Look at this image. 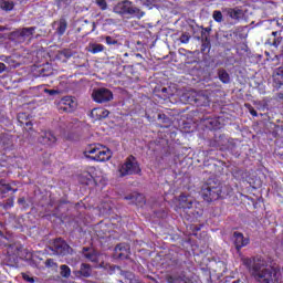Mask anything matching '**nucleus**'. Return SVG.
I'll list each match as a JSON object with an SVG mask.
<instances>
[{
	"label": "nucleus",
	"mask_w": 283,
	"mask_h": 283,
	"mask_svg": "<svg viewBox=\"0 0 283 283\" xmlns=\"http://www.w3.org/2000/svg\"><path fill=\"white\" fill-rule=\"evenodd\" d=\"M243 264L260 283L282 282V274L280 271L274 268L265 266L264 261L260 259H244Z\"/></svg>",
	"instance_id": "f257e3e1"
},
{
	"label": "nucleus",
	"mask_w": 283,
	"mask_h": 283,
	"mask_svg": "<svg viewBox=\"0 0 283 283\" xmlns=\"http://www.w3.org/2000/svg\"><path fill=\"white\" fill-rule=\"evenodd\" d=\"M201 197L206 202H216V200L224 198L220 180L209 178L201 187Z\"/></svg>",
	"instance_id": "f03ea898"
},
{
	"label": "nucleus",
	"mask_w": 283,
	"mask_h": 283,
	"mask_svg": "<svg viewBox=\"0 0 283 283\" xmlns=\"http://www.w3.org/2000/svg\"><path fill=\"white\" fill-rule=\"evenodd\" d=\"M113 12L119 14V17H126V19H143L145 17V11H142L138 7L134 6V2L129 0H124L114 6Z\"/></svg>",
	"instance_id": "7ed1b4c3"
},
{
	"label": "nucleus",
	"mask_w": 283,
	"mask_h": 283,
	"mask_svg": "<svg viewBox=\"0 0 283 283\" xmlns=\"http://www.w3.org/2000/svg\"><path fill=\"white\" fill-rule=\"evenodd\" d=\"M181 103L197 105L198 107L209 105V95L205 91H187L180 96Z\"/></svg>",
	"instance_id": "20e7f679"
},
{
	"label": "nucleus",
	"mask_w": 283,
	"mask_h": 283,
	"mask_svg": "<svg viewBox=\"0 0 283 283\" xmlns=\"http://www.w3.org/2000/svg\"><path fill=\"white\" fill-rule=\"evenodd\" d=\"M84 156L91 158V160H96L97 163H107V160L112 158V150L106 147L91 145L85 149Z\"/></svg>",
	"instance_id": "39448f33"
},
{
	"label": "nucleus",
	"mask_w": 283,
	"mask_h": 283,
	"mask_svg": "<svg viewBox=\"0 0 283 283\" xmlns=\"http://www.w3.org/2000/svg\"><path fill=\"white\" fill-rule=\"evenodd\" d=\"M119 176L124 178V176H136L140 174V166L138 165V160L134 155L128 156L124 164H122L118 168Z\"/></svg>",
	"instance_id": "423d86ee"
},
{
	"label": "nucleus",
	"mask_w": 283,
	"mask_h": 283,
	"mask_svg": "<svg viewBox=\"0 0 283 283\" xmlns=\"http://www.w3.org/2000/svg\"><path fill=\"white\" fill-rule=\"evenodd\" d=\"M49 249L54 255H67L72 251V248L67 244V242L63 241L61 238L50 241Z\"/></svg>",
	"instance_id": "0eeeda50"
},
{
	"label": "nucleus",
	"mask_w": 283,
	"mask_h": 283,
	"mask_svg": "<svg viewBox=\"0 0 283 283\" xmlns=\"http://www.w3.org/2000/svg\"><path fill=\"white\" fill-rule=\"evenodd\" d=\"M92 98L95 103H109L114 101V93L109 88L102 87L93 91Z\"/></svg>",
	"instance_id": "6e6552de"
},
{
	"label": "nucleus",
	"mask_w": 283,
	"mask_h": 283,
	"mask_svg": "<svg viewBox=\"0 0 283 283\" xmlns=\"http://www.w3.org/2000/svg\"><path fill=\"white\" fill-rule=\"evenodd\" d=\"M115 260H127L129 258V244L119 243L115 247L113 252Z\"/></svg>",
	"instance_id": "1a4fd4ad"
},
{
	"label": "nucleus",
	"mask_w": 283,
	"mask_h": 283,
	"mask_svg": "<svg viewBox=\"0 0 283 283\" xmlns=\"http://www.w3.org/2000/svg\"><path fill=\"white\" fill-rule=\"evenodd\" d=\"M232 241L238 252H240L242 248L249 245L250 242L249 238H244L242 232H233Z\"/></svg>",
	"instance_id": "9d476101"
},
{
	"label": "nucleus",
	"mask_w": 283,
	"mask_h": 283,
	"mask_svg": "<svg viewBox=\"0 0 283 283\" xmlns=\"http://www.w3.org/2000/svg\"><path fill=\"white\" fill-rule=\"evenodd\" d=\"M193 205H196V200H193V198L187 197L185 195H181L179 197L180 209H184V211H190V213H192V216H196V213H193V211H191V209H193Z\"/></svg>",
	"instance_id": "9b49d317"
},
{
	"label": "nucleus",
	"mask_w": 283,
	"mask_h": 283,
	"mask_svg": "<svg viewBox=\"0 0 283 283\" xmlns=\"http://www.w3.org/2000/svg\"><path fill=\"white\" fill-rule=\"evenodd\" d=\"M60 109H62V112L72 113L76 109V102L72 99V97L65 96L60 102Z\"/></svg>",
	"instance_id": "f8f14e48"
},
{
	"label": "nucleus",
	"mask_w": 283,
	"mask_h": 283,
	"mask_svg": "<svg viewBox=\"0 0 283 283\" xmlns=\"http://www.w3.org/2000/svg\"><path fill=\"white\" fill-rule=\"evenodd\" d=\"M74 277L81 280V277H91L92 276V266L87 263H82L80 270L73 271Z\"/></svg>",
	"instance_id": "ddd939ff"
},
{
	"label": "nucleus",
	"mask_w": 283,
	"mask_h": 283,
	"mask_svg": "<svg viewBox=\"0 0 283 283\" xmlns=\"http://www.w3.org/2000/svg\"><path fill=\"white\" fill-rule=\"evenodd\" d=\"M39 143H41V145H54V143H56V136H54V134H52V132L50 130H45L42 132L40 137H39Z\"/></svg>",
	"instance_id": "4468645a"
},
{
	"label": "nucleus",
	"mask_w": 283,
	"mask_h": 283,
	"mask_svg": "<svg viewBox=\"0 0 283 283\" xmlns=\"http://www.w3.org/2000/svg\"><path fill=\"white\" fill-rule=\"evenodd\" d=\"M125 200H130L132 205L143 207L145 205V196L138 192H133L125 197Z\"/></svg>",
	"instance_id": "2eb2a0df"
},
{
	"label": "nucleus",
	"mask_w": 283,
	"mask_h": 283,
	"mask_svg": "<svg viewBox=\"0 0 283 283\" xmlns=\"http://www.w3.org/2000/svg\"><path fill=\"white\" fill-rule=\"evenodd\" d=\"M91 116L95 120H103V118H107V116H109V111L105 108H93L91 112Z\"/></svg>",
	"instance_id": "dca6fc26"
},
{
	"label": "nucleus",
	"mask_w": 283,
	"mask_h": 283,
	"mask_svg": "<svg viewBox=\"0 0 283 283\" xmlns=\"http://www.w3.org/2000/svg\"><path fill=\"white\" fill-rule=\"evenodd\" d=\"M83 255L90 262H98V252L92 248H83Z\"/></svg>",
	"instance_id": "f3484780"
},
{
	"label": "nucleus",
	"mask_w": 283,
	"mask_h": 283,
	"mask_svg": "<svg viewBox=\"0 0 283 283\" xmlns=\"http://www.w3.org/2000/svg\"><path fill=\"white\" fill-rule=\"evenodd\" d=\"M280 43H282V36H280V33L277 31L272 32L271 36L266 41V44L277 48Z\"/></svg>",
	"instance_id": "a211bd4d"
},
{
	"label": "nucleus",
	"mask_w": 283,
	"mask_h": 283,
	"mask_svg": "<svg viewBox=\"0 0 283 283\" xmlns=\"http://www.w3.org/2000/svg\"><path fill=\"white\" fill-rule=\"evenodd\" d=\"M198 41L201 40V52H207L211 48V41L209 40V35H205V32H201V38H197Z\"/></svg>",
	"instance_id": "6ab92c4d"
},
{
	"label": "nucleus",
	"mask_w": 283,
	"mask_h": 283,
	"mask_svg": "<svg viewBox=\"0 0 283 283\" xmlns=\"http://www.w3.org/2000/svg\"><path fill=\"white\" fill-rule=\"evenodd\" d=\"M218 77H219V81H221V83H224V84L231 83V75H229V72H227V70L224 69L218 70Z\"/></svg>",
	"instance_id": "aec40b11"
},
{
	"label": "nucleus",
	"mask_w": 283,
	"mask_h": 283,
	"mask_svg": "<svg viewBox=\"0 0 283 283\" xmlns=\"http://www.w3.org/2000/svg\"><path fill=\"white\" fill-rule=\"evenodd\" d=\"M80 182L82 185H92V182H94V177L92 174H90V171H84L80 176Z\"/></svg>",
	"instance_id": "412c9836"
},
{
	"label": "nucleus",
	"mask_w": 283,
	"mask_h": 283,
	"mask_svg": "<svg viewBox=\"0 0 283 283\" xmlns=\"http://www.w3.org/2000/svg\"><path fill=\"white\" fill-rule=\"evenodd\" d=\"M227 14L234 21H240L242 19V10L240 9H228Z\"/></svg>",
	"instance_id": "4be33fe9"
},
{
	"label": "nucleus",
	"mask_w": 283,
	"mask_h": 283,
	"mask_svg": "<svg viewBox=\"0 0 283 283\" xmlns=\"http://www.w3.org/2000/svg\"><path fill=\"white\" fill-rule=\"evenodd\" d=\"M21 30V39H30V36L34 35L36 32V27L22 28Z\"/></svg>",
	"instance_id": "5701e85b"
},
{
	"label": "nucleus",
	"mask_w": 283,
	"mask_h": 283,
	"mask_svg": "<svg viewBox=\"0 0 283 283\" xmlns=\"http://www.w3.org/2000/svg\"><path fill=\"white\" fill-rule=\"evenodd\" d=\"M104 51H105V45L103 44H98V43L88 44V52H91V54H98Z\"/></svg>",
	"instance_id": "b1692460"
},
{
	"label": "nucleus",
	"mask_w": 283,
	"mask_h": 283,
	"mask_svg": "<svg viewBox=\"0 0 283 283\" xmlns=\"http://www.w3.org/2000/svg\"><path fill=\"white\" fill-rule=\"evenodd\" d=\"M52 74H53L52 66L46 64L38 70L36 76L45 77V76H52Z\"/></svg>",
	"instance_id": "393cba45"
},
{
	"label": "nucleus",
	"mask_w": 283,
	"mask_h": 283,
	"mask_svg": "<svg viewBox=\"0 0 283 283\" xmlns=\"http://www.w3.org/2000/svg\"><path fill=\"white\" fill-rule=\"evenodd\" d=\"M65 30H67V20H65V18H61L56 32L60 36H63V34H65Z\"/></svg>",
	"instance_id": "a878e982"
},
{
	"label": "nucleus",
	"mask_w": 283,
	"mask_h": 283,
	"mask_svg": "<svg viewBox=\"0 0 283 283\" xmlns=\"http://www.w3.org/2000/svg\"><path fill=\"white\" fill-rule=\"evenodd\" d=\"M9 191H13V193H17V189H12L10 184H6V180H0V193H8Z\"/></svg>",
	"instance_id": "bb28decb"
},
{
	"label": "nucleus",
	"mask_w": 283,
	"mask_h": 283,
	"mask_svg": "<svg viewBox=\"0 0 283 283\" xmlns=\"http://www.w3.org/2000/svg\"><path fill=\"white\" fill-rule=\"evenodd\" d=\"M60 275L67 280L72 275V270L66 264L60 265Z\"/></svg>",
	"instance_id": "cd10ccee"
},
{
	"label": "nucleus",
	"mask_w": 283,
	"mask_h": 283,
	"mask_svg": "<svg viewBox=\"0 0 283 283\" xmlns=\"http://www.w3.org/2000/svg\"><path fill=\"white\" fill-rule=\"evenodd\" d=\"M158 120H160V123H163L164 125H166V127H169V125H171V118H169L167 115L165 114H158Z\"/></svg>",
	"instance_id": "c85d7f7f"
},
{
	"label": "nucleus",
	"mask_w": 283,
	"mask_h": 283,
	"mask_svg": "<svg viewBox=\"0 0 283 283\" xmlns=\"http://www.w3.org/2000/svg\"><path fill=\"white\" fill-rule=\"evenodd\" d=\"M0 8L2 10H6L7 12H9L10 10H12L14 8V3L10 2V1H2V2H0Z\"/></svg>",
	"instance_id": "c756f323"
},
{
	"label": "nucleus",
	"mask_w": 283,
	"mask_h": 283,
	"mask_svg": "<svg viewBox=\"0 0 283 283\" xmlns=\"http://www.w3.org/2000/svg\"><path fill=\"white\" fill-rule=\"evenodd\" d=\"M212 18H213V20H214L217 23H222V21L224 20V19H223V15H222V11H218V10L213 11Z\"/></svg>",
	"instance_id": "7c9ffc66"
},
{
	"label": "nucleus",
	"mask_w": 283,
	"mask_h": 283,
	"mask_svg": "<svg viewBox=\"0 0 283 283\" xmlns=\"http://www.w3.org/2000/svg\"><path fill=\"white\" fill-rule=\"evenodd\" d=\"M216 145L214 147H227V138L224 135H220L218 139H216Z\"/></svg>",
	"instance_id": "2f4dec72"
},
{
	"label": "nucleus",
	"mask_w": 283,
	"mask_h": 283,
	"mask_svg": "<svg viewBox=\"0 0 283 283\" xmlns=\"http://www.w3.org/2000/svg\"><path fill=\"white\" fill-rule=\"evenodd\" d=\"M61 56H64V59H72L74 56V53L70 49H64L60 52Z\"/></svg>",
	"instance_id": "473e14b6"
},
{
	"label": "nucleus",
	"mask_w": 283,
	"mask_h": 283,
	"mask_svg": "<svg viewBox=\"0 0 283 283\" xmlns=\"http://www.w3.org/2000/svg\"><path fill=\"white\" fill-rule=\"evenodd\" d=\"M190 39H191V35L189 33L185 32L180 35L179 41H180V43L187 44V43H189Z\"/></svg>",
	"instance_id": "72a5a7b5"
},
{
	"label": "nucleus",
	"mask_w": 283,
	"mask_h": 283,
	"mask_svg": "<svg viewBox=\"0 0 283 283\" xmlns=\"http://www.w3.org/2000/svg\"><path fill=\"white\" fill-rule=\"evenodd\" d=\"M14 207V198H9L3 205V209H12Z\"/></svg>",
	"instance_id": "f704fd0d"
},
{
	"label": "nucleus",
	"mask_w": 283,
	"mask_h": 283,
	"mask_svg": "<svg viewBox=\"0 0 283 283\" xmlns=\"http://www.w3.org/2000/svg\"><path fill=\"white\" fill-rule=\"evenodd\" d=\"M105 41H106L107 45H118V40H116L109 35H107L105 38Z\"/></svg>",
	"instance_id": "c9c22d12"
},
{
	"label": "nucleus",
	"mask_w": 283,
	"mask_h": 283,
	"mask_svg": "<svg viewBox=\"0 0 283 283\" xmlns=\"http://www.w3.org/2000/svg\"><path fill=\"white\" fill-rule=\"evenodd\" d=\"M96 6H98L101 10H107V1L105 0H96Z\"/></svg>",
	"instance_id": "e433bc0d"
},
{
	"label": "nucleus",
	"mask_w": 283,
	"mask_h": 283,
	"mask_svg": "<svg viewBox=\"0 0 283 283\" xmlns=\"http://www.w3.org/2000/svg\"><path fill=\"white\" fill-rule=\"evenodd\" d=\"M10 39H22L21 38V29H18L10 33Z\"/></svg>",
	"instance_id": "4c0bfd02"
},
{
	"label": "nucleus",
	"mask_w": 283,
	"mask_h": 283,
	"mask_svg": "<svg viewBox=\"0 0 283 283\" xmlns=\"http://www.w3.org/2000/svg\"><path fill=\"white\" fill-rule=\"evenodd\" d=\"M45 266H46L48 269H54V266H56V262H54V259H48V260L45 261Z\"/></svg>",
	"instance_id": "58836bf2"
},
{
	"label": "nucleus",
	"mask_w": 283,
	"mask_h": 283,
	"mask_svg": "<svg viewBox=\"0 0 283 283\" xmlns=\"http://www.w3.org/2000/svg\"><path fill=\"white\" fill-rule=\"evenodd\" d=\"M44 93L49 94V96H56V94H61L59 90H49V88H45Z\"/></svg>",
	"instance_id": "ea45409f"
},
{
	"label": "nucleus",
	"mask_w": 283,
	"mask_h": 283,
	"mask_svg": "<svg viewBox=\"0 0 283 283\" xmlns=\"http://www.w3.org/2000/svg\"><path fill=\"white\" fill-rule=\"evenodd\" d=\"M224 283H249L247 279L226 280Z\"/></svg>",
	"instance_id": "a19ab883"
},
{
	"label": "nucleus",
	"mask_w": 283,
	"mask_h": 283,
	"mask_svg": "<svg viewBox=\"0 0 283 283\" xmlns=\"http://www.w3.org/2000/svg\"><path fill=\"white\" fill-rule=\"evenodd\" d=\"M201 32H205V36H208L209 39V34L211 33V27L201 28Z\"/></svg>",
	"instance_id": "79ce46f5"
},
{
	"label": "nucleus",
	"mask_w": 283,
	"mask_h": 283,
	"mask_svg": "<svg viewBox=\"0 0 283 283\" xmlns=\"http://www.w3.org/2000/svg\"><path fill=\"white\" fill-rule=\"evenodd\" d=\"M76 125L72 122H69L67 126H66V132H72V129H75Z\"/></svg>",
	"instance_id": "37998d69"
},
{
	"label": "nucleus",
	"mask_w": 283,
	"mask_h": 283,
	"mask_svg": "<svg viewBox=\"0 0 283 283\" xmlns=\"http://www.w3.org/2000/svg\"><path fill=\"white\" fill-rule=\"evenodd\" d=\"M166 282L167 283H176V277H174L172 275H167L166 276Z\"/></svg>",
	"instance_id": "c03bdc74"
},
{
	"label": "nucleus",
	"mask_w": 283,
	"mask_h": 283,
	"mask_svg": "<svg viewBox=\"0 0 283 283\" xmlns=\"http://www.w3.org/2000/svg\"><path fill=\"white\" fill-rule=\"evenodd\" d=\"M23 280H25L27 282H34V279L30 277L29 275L27 274H23Z\"/></svg>",
	"instance_id": "a18cd8bd"
},
{
	"label": "nucleus",
	"mask_w": 283,
	"mask_h": 283,
	"mask_svg": "<svg viewBox=\"0 0 283 283\" xmlns=\"http://www.w3.org/2000/svg\"><path fill=\"white\" fill-rule=\"evenodd\" d=\"M25 129H32V122H25Z\"/></svg>",
	"instance_id": "49530a36"
},
{
	"label": "nucleus",
	"mask_w": 283,
	"mask_h": 283,
	"mask_svg": "<svg viewBox=\"0 0 283 283\" xmlns=\"http://www.w3.org/2000/svg\"><path fill=\"white\" fill-rule=\"evenodd\" d=\"M6 72V65L0 62V74Z\"/></svg>",
	"instance_id": "de8ad7c7"
},
{
	"label": "nucleus",
	"mask_w": 283,
	"mask_h": 283,
	"mask_svg": "<svg viewBox=\"0 0 283 283\" xmlns=\"http://www.w3.org/2000/svg\"><path fill=\"white\" fill-rule=\"evenodd\" d=\"M18 205H25V198H19L18 199Z\"/></svg>",
	"instance_id": "09e8293b"
},
{
	"label": "nucleus",
	"mask_w": 283,
	"mask_h": 283,
	"mask_svg": "<svg viewBox=\"0 0 283 283\" xmlns=\"http://www.w3.org/2000/svg\"><path fill=\"white\" fill-rule=\"evenodd\" d=\"M250 114H251L252 116H258V111L251 108V109H250Z\"/></svg>",
	"instance_id": "8fccbe9b"
},
{
	"label": "nucleus",
	"mask_w": 283,
	"mask_h": 283,
	"mask_svg": "<svg viewBox=\"0 0 283 283\" xmlns=\"http://www.w3.org/2000/svg\"><path fill=\"white\" fill-rule=\"evenodd\" d=\"M161 92H163V94H167L168 88H167V87H163V88H161Z\"/></svg>",
	"instance_id": "3c124183"
},
{
	"label": "nucleus",
	"mask_w": 283,
	"mask_h": 283,
	"mask_svg": "<svg viewBox=\"0 0 283 283\" xmlns=\"http://www.w3.org/2000/svg\"><path fill=\"white\" fill-rule=\"evenodd\" d=\"M6 30H8V28H6V27H0V32H6Z\"/></svg>",
	"instance_id": "603ef678"
},
{
	"label": "nucleus",
	"mask_w": 283,
	"mask_h": 283,
	"mask_svg": "<svg viewBox=\"0 0 283 283\" xmlns=\"http://www.w3.org/2000/svg\"><path fill=\"white\" fill-rule=\"evenodd\" d=\"M127 277H128V280H132V277H134V274L127 273Z\"/></svg>",
	"instance_id": "864d4df0"
},
{
	"label": "nucleus",
	"mask_w": 283,
	"mask_h": 283,
	"mask_svg": "<svg viewBox=\"0 0 283 283\" xmlns=\"http://www.w3.org/2000/svg\"><path fill=\"white\" fill-rule=\"evenodd\" d=\"M116 269H120V268L113 265V271H116Z\"/></svg>",
	"instance_id": "5fc2aeb1"
},
{
	"label": "nucleus",
	"mask_w": 283,
	"mask_h": 283,
	"mask_svg": "<svg viewBox=\"0 0 283 283\" xmlns=\"http://www.w3.org/2000/svg\"><path fill=\"white\" fill-rule=\"evenodd\" d=\"M96 30V23L93 22V31Z\"/></svg>",
	"instance_id": "6e6d98bb"
},
{
	"label": "nucleus",
	"mask_w": 283,
	"mask_h": 283,
	"mask_svg": "<svg viewBox=\"0 0 283 283\" xmlns=\"http://www.w3.org/2000/svg\"><path fill=\"white\" fill-rule=\"evenodd\" d=\"M66 138H67V140H72V136H70V135Z\"/></svg>",
	"instance_id": "4d7b16f0"
},
{
	"label": "nucleus",
	"mask_w": 283,
	"mask_h": 283,
	"mask_svg": "<svg viewBox=\"0 0 283 283\" xmlns=\"http://www.w3.org/2000/svg\"><path fill=\"white\" fill-rule=\"evenodd\" d=\"M50 205H51V207H54V202L51 201Z\"/></svg>",
	"instance_id": "13d9d810"
},
{
	"label": "nucleus",
	"mask_w": 283,
	"mask_h": 283,
	"mask_svg": "<svg viewBox=\"0 0 283 283\" xmlns=\"http://www.w3.org/2000/svg\"><path fill=\"white\" fill-rule=\"evenodd\" d=\"M210 123V125H213V122H209Z\"/></svg>",
	"instance_id": "bf43d9fd"
}]
</instances>
